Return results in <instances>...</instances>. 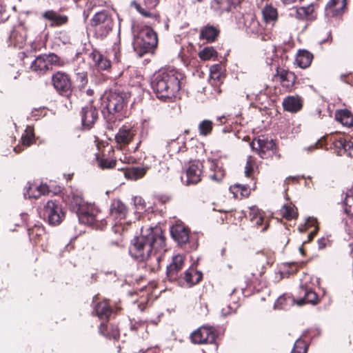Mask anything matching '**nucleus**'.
<instances>
[{
    "label": "nucleus",
    "instance_id": "1",
    "mask_svg": "<svg viewBox=\"0 0 353 353\" xmlns=\"http://www.w3.org/2000/svg\"><path fill=\"white\" fill-rule=\"evenodd\" d=\"M166 251L165 239L161 226L141 227V235L134 239L129 248L132 257L144 261L154 256L159 261Z\"/></svg>",
    "mask_w": 353,
    "mask_h": 353
},
{
    "label": "nucleus",
    "instance_id": "2",
    "mask_svg": "<svg viewBox=\"0 0 353 353\" xmlns=\"http://www.w3.org/2000/svg\"><path fill=\"white\" fill-rule=\"evenodd\" d=\"M128 97L127 92L119 90L105 92L101 96V112L108 122L121 121L125 117L123 111Z\"/></svg>",
    "mask_w": 353,
    "mask_h": 353
},
{
    "label": "nucleus",
    "instance_id": "3",
    "mask_svg": "<svg viewBox=\"0 0 353 353\" xmlns=\"http://www.w3.org/2000/svg\"><path fill=\"white\" fill-rule=\"evenodd\" d=\"M151 85L159 99L174 97L180 90L178 73L174 70H160L154 74Z\"/></svg>",
    "mask_w": 353,
    "mask_h": 353
},
{
    "label": "nucleus",
    "instance_id": "4",
    "mask_svg": "<svg viewBox=\"0 0 353 353\" xmlns=\"http://www.w3.org/2000/svg\"><path fill=\"white\" fill-rule=\"evenodd\" d=\"M90 24L99 37H105L112 31L114 25L112 12L103 10L97 12L90 20Z\"/></svg>",
    "mask_w": 353,
    "mask_h": 353
},
{
    "label": "nucleus",
    "instance_id": "5",
    "mask_svg": "<svg viewBox=\"0 0 353 353\" xmlns=\"http://www.w3.org/2000/svg\"><path fill=\"white\" fill-rule=\"evenodd\" d=\"M158 39L157 33L149 27L143 28L134 40L135 50L140 49L139 54L148 52L157 46Z\"/></svg>",
    "mask_w": 353,
    "mask_h": 353
},
{
    "label": "nucleus",
    "instance_id": "6",
    "mask_svg": "<svg viewBox=\"0 0 353 353\" xmlns=\"http://www.w3.org/2000/svg\"><path fill=\"white\" fill-rule=\"evenodd\" d=\"M68 201L74 206L77 207V214L79 219H93L97 216L99 210L93 205L85 203L79 193L71 192L68 195Z\"/></svg>",
    "mask_w": 353,
    "mask_h": 353
},
{
    "label": "nucleus",
    "instance_id": "7",
    "mask_svg": "<svg viewBox=\"0 0 353 353\" xmlns=\"http://www.w3.org/2000/svg\"><path fill=\"white\" fill-rule=\"evenodd\" d=\"M137 134V129L134 124L126 123L122 125L115 134L117 148L121 150L130 143Z\"/></svg>",
    "mask_w": 353,
    "mask_h": 353
},
{
    "label": "nucleus",
    "instance_id": "8",
    "mask_svg": "<svg viewBox=\"0 0 353 353\" xmlns=\"http://www.w3.org/2000/svg\"><path fill=\"white\" fill-rule=\"evenodd\" d=\"M59 58L54 54H43L37 57L31 64L33 71L45 73L52 70L53 65L59 64Z\"/></svg>",
    "mask_w": 353,
    "mask_h": 353
},
{
    "label": "nucleus",
    "instance_id": "9",
    "mask_svg": "<svg viewBox=\"0 0 353 353\" xmlns=\"http://www.w3.org/2000/svg\"><path fill=\"white\" fill-rule=\"evenodd\" d=\"M191 341L195 344L213 343L216 334L215 330L208 325H203L194 331L190 335Z\"/></svg>",
    "mask_w": 353,
    "mask_h": 353
},
{
    "label": "nucleus",
    "instance_id": "10",
    "mask_svg": "<svg viewBox=\"0 0 353 353\" xmlns=\"http://www.w3.org/2000/svg\"><path fill=\"white\" fill-rule=\"evenodd\" d=\"M55 90L61 95L69 97L72 92V83L69 76L61 72H57L52 77Z\"/></svg>",
    "mask_w": 353,
    "mask_h": 353
},
{
    "label": "nucleus",
    "instance_id": "11",
    "mask_svg": "<svg viewBox=\"0 0 353 353\" xmlns=\"http://www.w3.org/2000/svg\"><path fill=\"white\" fill-rule=\"evenodd\" d=\"M253 150H256L261 158H264L265 153L273 151L276 148V144L273 139H269L265 136L254 139L250 143Z\"/></svg>",
    "mask_w": 353,
    "mask_h": 353
},
{
    "label": "nucleus",
    "instance_id": "12",
    "mask_svg": "<svg viewBox=\"0 0 353 353\" xmlns=\"http://www.w3.org/2000/svg\"><path fill=\"white\" fill-rule=\"evenodd\" d=\"M43 219L48 221H62L65 219V213L61 206L52 201H48L43 210Z\"/></svg>",
    "mask_w": 353,
    "mask_h": 353
},
{
    "label": "nucleus",
    "instance_id": "13",
    "mask_svg": "<svg viewBox=\"0 0 353 353\" xmlns=\"http://www.w3.org/2000/svg\"><path fill=\"white\" fill-rule=\"evenodd\" d=\"M203 165L199 161H194L190 163L186 169L187 185L196 184L201 180Z\"/></svg>",
    "mask_w": 353,
    "mask_h": 353
},
{
    "label": "nucleus",
    "instance_id": "14",
    "mask_svg": "<svg viewBox=\"0 0 353 353\" xmlns=\"http://www.w3.org/2000/svg\"><path fill=\"white\" fill-rule=\"evenodd\" d=\"M184 263V256L177 254L172 257L171 263L167 267V276L170 281H176L179 278V273L182 270Z\"/></svg>",
    "mask_w": 353,
    "mask_h": 353
},
{
    "label": "nucleus",
    "instance_id": "15",
    "mask_svg": "<svg viewBox=\"0 0 353 353\" xmlns=\"http://www.w3.org/2000/svg\"><path fill=\"white\" fill-rule=\"evenodd\" d=\"M26 38L27 31L23 23H19L15 26L10 35L11 43L19 48H23Z\"/></svg>",
    "mask_w": 353,
    "mask_h": 353
},
{
    "label": "nucleus",
    "instance_id": "16",
    "mask_svg": "<svg viewBox=\"0 0 353 353\" xmlns=\"http://www.w3.org/2000/svg\"><path fill=\"white\" fill-rule=\"evenodd\" d=\"M299 294H303L304 295L303 298L299 299L296 301V305L299 306H301L306 303L316 305L319 301L316 292L305 285H301L300 286Z\"/></svg>",
    "mask_w": 353,
    "mask_h": 353
},
{
    "label": "nucleus",
    "instance_id": "17",
    "mask_svg": "<svg viewBox=\"0 0 353 353\" xmlns=\"http://www.w3.org/2000/svg\"><path fill=\"white\" fill-rule=\"evenodd\" d=\"M172 238L180 244L185 243L189 239V232L185 226L181 223L172 225L170 228Z\"/></svg>",
    "mask_w": 353,
    "mask_h": 353
},
{
    "label": "nucleus",
    "instance_id": "18",
    "mask_svg": "<svg viewBox=\"0 0 353 353\" xmlns=\"http://www.w3.org/2000/svg\"><path fill=\"white\" fill-rule=\"evenodd\" d=\"M290 15L299 19H305L312 21L316 18L314 8L312 5L307 7H300L294 8L290 12Z\"/></svg>",
    "mask_w": 353,
    "mask_h": 353
},
{
    "label": "nucleus",
    "instance_id": "19",
    "mask_svg": "<svg viewBox=\"0 0 353 353\" xmlns=\"http://www.w3.org/2000/svg\"><path fill=\"white\" fill-rule=\"evenodd\" d=\"M82 123L84 126L90 128L98 118V112L95 108L89 105L83 108L81 111Z\"/></svg>",
    "mask_w": 353,
    "mask_h": 353
},
{
    "label": "nucleus",
    "instance_id": "20",
    "mask_svg": "<svg viewBox=\"0 0 353 353\" xmlns=\"http://www.w3.org/2000/svg\"><path fill=\"white\" fill-rule=\"evenodd\" d=\"M276 76L279 79L283 87L291 89L296 81L295 74L283 68H277Z\"/></svg>",
    "mask_w": 353,
    "mask_h": 353
},
{
    "label": "nucleus",
    "instance_id": "21",
    "mask_svg": "<svg viewBox=\"0 0 353 353\" xmlns=\"http://www.w3.org/2000/svg\"><path fill=\"white\" fill-rule=\"evenodd\" d=\"M143 3L146 8H142L139 4L136 5V8L138 12L145 17L151 18L154 21H158L159 15L154 12H151L150 10L157 6L159 3V0H143Z\"/></svg>",
    "mask_w": 353,
    "mask_h": 353
},
{
    "label": "nucleus",
    "instance_id": "22",
    "mask_svg": "<svg viewBox=\"0 0 353 353\" xmlns=\"http://www.w3.org/2000/svg\"><path fill=\"white\" fill-rule=\"evenodd\" d=\"M335 119L343 126L350 128L353 126V114L347 109L337 110L334 114Z\"/></svg>",
    "mask_w": 353,
    "mask_h": 353
},
{
    "label": "nucleus",
    "instance_id": "23",
    "mask_svg": "<svg viewBox=\"0 0 353 353\" xmlns=\"http://www.w3.org/2000/svg\"><path fill=\"white\" fill-rule=\"evenodd\" d=\"M346 6V0H330L326 7L327 15L337 16L341 14Z\"/></svg>",
    "mask_w": 353,
    "mask_h": 353
},
{
    "label": "nucleus",
    "instance_id": "24",
    "mask_svg": "<svg viewBox=\"0 0 353 353\" xmlns=\"http://www.w3.org/2000/svg\"><path fill=\"white\" fill-rule=\"evenodd\" d=\"M302 101L300 97L290 96L283 101V106L285 110L290 112H296L302 108Z\"/></svg>",
    "mask_w": 353,
    "mask_h": 353
},
{
    "label": "nucleus",
    "instance_id": "25",
    "mask_svg": "<svg viewBox=\"0 0 353 353\" xmlns=\"http://www.w3.org/2000/svg\"><path fill=\"white\" fill-rule=\"evenodd\" d=\"M43 17L51 21V26H60L65 24L68 22V17L65 15H61L54 10H48L43 13Z\"/></svg>",
    "mask_w": 353,
    "mask_h": 353
},
{
    "label": "nucleus",
    "instance_id": "26",
    "mask_svg": "<svg viewBox=\"0 0 353 353\" xmlns=\"http://www.w3.org/2000/svg\"><path fill=\"white\" fill-rule=\"evenodd\" d=\"M219 30L213 26L207 25L200 31V39L205 40L208 43L214 41L219 34Z\"/></svg>",
    "mask_w": 353,
    "mask_h": 353
},
{
    "label": "nucleus",
    "instance_id": "27",
    "mask_svg": "<svg viewBox=\"0 0 353 353\" xmlns=\"http://www.w3.org/2000/svg\"><path fill=\"white\" fill-rule=\"evenodd\" d=\"M239 3V0H213L211 7L215 11L221 13L223 11H229L232 6Z\"/></svg>",
    "mask_w": 353,
    "mask_h": 353
},
{
    "label": "nucleus",
    "instance_id": "28",
    "mask_svg": "<svg viewBox=\"0 0 353 353\" xmlns=\"http://www.w3.org/2000/svg\"><path fill=\"white\" fill-rule=\"evenodd\" d=\"M110 214L114 219H123L125 218L126 208L120 200H114L110 206Z\"/></svg>",
    "mask_w": 353,
    "mask_h": 353
},
{
    "label": "nucleus",
    "instance_id": "29",
    "mask_svg": "<svg viewBox=\"0 0 353 353\" xmlns=\"http://www.w3.org/2000/svg\"><path fill=\"white\" fill-rule=\"evenodd\" d=\"M210 164V169L213 172L212 174H209V178L214 181L220 182L224 177L225 172L223 168L219 166L218 161L208 160Z\"/></svg>",
    "mask_w": 353,
    "mask_h": 353
},
{
    "label": "nucleus",
    "instance_id": "30",
    "mask_svg": "<svg viewBox=\"0 0 353 353\" xmlns=\"http://www.w3.org/2000/svg\"><path fill=\"white\" fill-rule=\"evenodd\" d=\"M312 59V54L305 50H299L296 57V62L301 68L309 67Z\"/></svg>",
    "mask_w": 353,
    "mask_h": 353
},
{
    "label": "nucleus",
    "instance_id": "31",
    "mask_svg": "<svg viewBox=\"0 0 353 353\" xmlns=\"http://www.w3.org/2000/svg\"><path fill=\"white\" fill-rule=\"evenodd\" d=\"M245 27L248 33L258 34L261 31L259 21L252 14H247L245 16Z\"/></svg>",
    "mask_w": 353,
    "mask_h": 353
},
{
    "label": "nucleus",
    "instance_id": "32",
    "mask_svg": "<svg viewBox=\"0 0 353 353\" xmlns=\"http://www.w3.org/2000/svg\"><path fill=\"white\" fill-rule=\"evenodd\" d=\"M294 298L288 294L279 296L274 303V308L278 310H288L292 305L296 304Z\"/></svg>",
    "mask_w": 353,
    "mask_h": 353
},
{
    "label": "nucleus",
    "instance_id": "33",
    "mask_svg": "<svg viewBox=\"0 0 353 353\" xmlns=\"http://www.w3.org/2000/svg\"><path fill=\"white\" fill-rule=\"evenodd\" d=\"M230 192L236 199H241L244 196H249L250 190L247 185L235 183L230 187Z\"/></svg>",
    "mask_w": 353,
    "mask_h": 353
},
{
    "label": "nucleus",
    "instance_id": "34",
    "mask_svg": "<svg viewBox=\"0 0 353 353\" xmlns=\"http://www.w3.org/2000/svg\"><path fill=\"white\" fill-rule=\"evenodd\" d=\"M148 169V167H132L125 170V176L131 180H137L143 177Z\"/></svg>",
    "mask_w": 353,
    "mask_h": 353
},
{
    "label": "nucleus",
    "instance_id": "35",
    "mask_svg": "<svg viewBox=\"0 0 353 353\" xmlns=\"http://www.w3.org/2000/svg\"><path fill=\"white\" fill-rule=\"evenodd\" d=\"M95 312L101 320H108L112 314V310L106 302H100L95 306Z\"/></svg>",
    "mask_w": 353,
    "mask_h": 353
},
{
    "label": "nucleus",
    "instance_id": "36",
    "mask_svg": "<svg viewBox=\"0 0 353 353\" xmlns=\"http://www.w3.org/2000/svg\"><path fill=\"white\" fill-rule=\"evenodd\" d=\"M95 65L101 70H106L110 66V62L99 52L92 54Z\"/></svg>",
    "mask_w": 353,
    "mask_h": 353
},
{
    "label": "nucleus",
    "instance_id": "37",
    "mask_svg": "<svg viewBox=\"0 0 353 353\" xmlns=\"http://www.w3.org/2000/svg\"><path fill=\"white\" fill-rule=\"evenodd\" d=\"M281 214L286 219H296L298 217L297 209L294 205H284L281 209Z\"/></svg>",
    "mask_w": 353,
    "mask_h": 353
},
{
    "label": "nucleus",
    "instance_id": "38",
    "mask_svg": "<svg viewBox=\"0 0 353 353\" xmlns=\"http://www.w3.org/2000/svg\"><path fill=\"white\" fill-rule=\"evenodd\" d=\"M345 212L350 216H353V188L346 193L344 200Z\"/></svg>",
    "mask_w": 353,
    "mask_h": 353
},
{
    "label": "nucleus",
    "instance_id": "39",
    "mask_svg": "<svg viewBox=\"0 0 353 353\" xmlns=\"http://www.w3.org/2000/svg\"><path fill=\"white\" fill-rule=\"evenodd\" d=\"M262 13L265 22H274L277 19V11L271 6H265L263 10Z\"/></svg>",
    "mask_w": 353,
    "mask_h": 353
},
{
    "label": "nucleus",
    "instance_id": "40",
    "mask_svg": "<svg viewBox=\"0 0 353 353\" xmlns=\"http://www.w3.org/2000/svg\"><path fill=\"white\" fill-rule=\"evenodd\" d=\"M201 274L196 272L194 270H188L184 272V280L188 284L193 285L201 279Z\"/></svg>",
    "mask_w": 353,
    "mask_h": 353
},
{
    "label": "nucleus",
    "instance_id": "41",
    "mask_svg": "<svg viewBox=\"0 0 353 353\" xmlns=\"http://www.w3.org/2000/svg\"><path fill=\"white\" fill-rule=\"evenodd\" d=\"M199 57L203 61L214 59L217 57V52L213 47H205L199 54Z\"/></svg>",
    "mask_w": 353,
    "mask_h": 353
},
{
    "label": "nucleus",
    "instance_id": "42",
    "mask_svg": "<svg viewBox=\"0 0 353 353\" xmlns=\"http://www.w3.org/2000/svg\"><path fill=\"white\" fill-rule=\"evenodd\" d=\"M48 187L46 184H41L39 186L30 187L28 192L29 197L38 198L42 194L48 192Z\"/></svg>",
    "mask_w": 353,
    "mask_h": 353
},
{
    "label": "nucleus",
    "instance_id": "43",
    "mask_svg": "<svg viewBox=\"0 0 353 353\" xmlns=\"http://www.w3.org/2000/svg\"><path fill=\"white\" fill-rule=\"evenodd\" d=\"M98 166L101 169H110L116 165V160L108 159L105 157H97Z\"/></svg>",
    "mask_w": 353,
    "mask_h": 353
},
{
    "label": "nucleus",
    "instance_id": "44",
    "mask_svg": "<svg viewBox=\"0 0 353 353\" xmlns=\"http://www.w3.org/2000/svg\"><path fill=\"white\" fill-rule=\"evenodd\" d=\"M212 130V122L210 120H204L199 125V133L201 135L206 136L209 134Z\"/></svg>",
    "mask_w": 353,
    "mask_h": 353
},
{
    "label": "nucleus",
    "instance_id": "45",
    "mask_svg": "<svg viewBox=\"0 0 353 353\" xmlns=\"http://www.w3.org/2000/svg\"><path fill=\"white\" fill-rule=\"evenodd\" d=\"M249 214L250 221L255 219L257 221H263L266 218L264 216V213L261 212L260 210L255 206H252L250 208Z\"/></svg>",
    "mask_w": 353,
    "mask_h": 353
},
{
    "label": "nucleus",
    "instance_id": "46",
    "mask_svg": "<svg viewBox=\"0 0 353 353\" xmlns=\"http://www.w3.org/2000/svg\"><path fill=\"white\" fill-rule=\"evenodd\" d=\"M307 350V345L306 343L299 338L296 341L291 353H306Z\"/></svg>",
    "mask_w": 353,
    "mask_h": 353
},
{
    "label": "nucleus",
    "instance_id": "47",
    "mask_svg": "<svg viewBox=\"0 0 353 353\" xmlns=\"http://www.w3.org/2000/svg\"><path fill=\"white\" fill-rule=\"evenodd\" d=\"M34 134L32 129L30 127H28L25 130V134L22 135L21 141L23 145L29 146L33 139Z\"/></svg>",
    "mask_w": 353,
    "mask_h": 353
},
{
    "label": "nucleus",
    "instance_id": "48",
    "mask_svg": "<svg viewBox=\"0 0 353 353\" xmlns=\"http://www.w3.org/2000/svg\"><path fill=\"white\" fill-rule=\"evenodd\" d=\"M210 78L214 80L221 81L222 72L221 66L218 64L213 65L210 67Z\"/></svg>",
    "mask_w": 353,
    "mask_h": 353
},
{
    "label": "nucleus",
    "instance_id": "49",
    "mask_svg": "<svg viewBox=\"0 0 353 353\" xmlns=\"http://www.w3.org/2000/svg\"><path fill=\"white\" fill-rule=\"evenodd\" d=\"M78 224L79 227H88L92 229H101L102 230L103 228V222H78Z\"/></svg>",
    "mask_w": 353,
    "mask_h": 353
},
{
    "label": "nucleus",
    "instance_id": "50",
    "mask_svg": "<svg viewBox=\"0 0 353 353\" xmlns=\"http://www.w3.org/2000/svg\"><path fill=\"white\" fill-rule=\"evenodd\" d=\"M347 142V141H343L342 139L337 140L334 142V146L339 155L345 154V148Z\"/></svg>",
    "mask_w": 353,
    "mask_h": 353
},
{
    "label": "nucleus",
    "instance_id": "51",
    "mask_svg": "<svg viewBox=\"0 0 353 353\" xmlns=\"http://www.w3.org/2000/svg\"><path fill=\"white\" fill-rule=\"evenodd\" d=\"M134 205L137 210H143L145 208L144 200L141 196H134L133 199Z\"/></svg>",
    "mask_w": 353,
    "mask_h": 353
},
{
    "label": "nucleus",
    "instance_id": "52",
    "mask_svg": "<svg viewBox=\"0 0 353 353\" xmlns=\"http://www.w3.org/2000/svg\"><path fill=\"white\" fill-rule=\"evenodd\" d=\"M125 224L122 222H115L114 224L112 226V230L115 234H121L125 228Z\"/></svg>",
    "mask_w": 353,
    "mask_h": 353
},
{
    "label": "nucleus",
    "instance_id": "53",
    "mask_svg": "<svg viewBox=\"0 0 353 353\" xmlns=\"http://www.w3.org/2000/svg\"><path fill=\"white\" fill-rule=\"evenodd\" d=\"M119 160L122 163L127 164L133 163L135 161V159L133 157L127 154H122V155L119 158Z\"/></svg>",
    "mask_w": 353,
    "mask_h": 353
},
{
    "label": "nucleus",
    "instance_id": "54",
    "mask_svg": "<svg viewBox=\"0 0 353 353\" xmlns=\"http://www.w3.org/2000/svg\"><path fill=\"white\" fill-rule=\"evenodd\" d=\"M345 154L348 157L353 158V139L347 141L345 148Z\"/></svg>",
    "mask_w": 353,
    "mask_h": 353
},
{
    "label": "nucleus",
    "instance_id": "55",
    "mask_svg": "<svg viewBox=\"0 0 353 353\" xmlns=\"http://www.w3.org/2000/svg\"><path fill=\"white\" fill-rule=\"evenodd\" d=\"M235 310H234L230 305H227L225 307L221 309V315L223 316H226L232 312H234Z\"/></svg>",
    "mask_w": 353,
    "mask_h": 353
},
{
    "label": "nucleus",
    "instance_id": "56",
    "mask_svg": "<svg viewBox=\"0 0 353 353\" xmlns=\"http://www.w3.org/2000/svg\"><path fill=\"white\" fill-rule=\"evenodd\" d=\"M253 171V168L250 161H247L246 166L245 168V174L247 177H250Z\"/></svg>",
    "mask_w": 353,
    "mask_h": 353
},
{
    "label": "nucleus",
    "instance_id": "57",
    "mask_svg": "<svg viewBox=\"0 0 353 353\" xmlns=\"http://www.w3.org/2000/svg\"><path fill=\"white\" fill-rule=\"evenodd\" d=\"M323 145L322 141H319L314 145H310V147L305 148L304 150L306 151H312L318 148H321Z\"/></svg>",
    "mask_w": 353,
    "mask_h": 353
},
{
    "label": "nucleus",
    "instance_id": "58",
    "mask_svg": "<svg viewBox=\"0 0 353 353\" xmlns=\"http://www.w3.org/2000/svg\"><path fill=\"white\" fill-rule=\"evenodd\" d=\"M327 239L325 238H321L318 240V248L319 250L323 249L326 247Z\"/></svg>",
    "mask_w": 353,
    "mask_h": 353
},
{
    "label": "nucleus",
    "instance_id": "59",
    "mask_svg": "<svg viewBox=\"0 0 353 353\" xmlns=\"http://www.w3.org/2000/svg\"><path fill=\"white\" fill-rule=\"evenodd\" d=\"M265 223V225L261 228V230H260V232H264L265 230H267V228H268L269 225L268 223V222H256L255 223V225L254 226L257 228H259V227L262 226L263 225V223Z\"/></svg>",
    "mask_w": 353,
    "mask_h": 353
},
{
    "label": "nucleus",
    "instance_id": "60",
    "mask_svg": "<svg viewBox=\"0 0 353 353\" xmlns=\"http://www.w3.org/2000/svg\"><path fill=\"white\" fill-rule=\"evenodd\" d=\"M9 18V14L7 12L3 11L2 12H0V21H6Z\"/></svg>",
    "mask_w": 353,
    "mask_h": 353
},
{
    "label": "nucleus",
    "instance_id": "61",
    "mask_svg": "<svg viewBox=\"0 0 353 353\" xmlns=\"http://www.w3.org/2000/svg\"><path fill=\"white\" fill-rule=\"evenodd\" d=\"M317 232V228H316L313 231L310 232L307 236V242H310V241L312 240V239L314 238V236L316 235ZM304 243H306V241H305Z\"/></svg>",
    "mask_w": 353,
    "mask_h": 353
},
{
    "label": "nucleus",
    "instance_id": "62",
    "mask_svg": "<svg viewBox=\"0 0 353 353\" xmlns=\"http://www.w3.org/2000/svg\"><path fill=\"white\" fill-rule=\"evenodd\" d=\"M48 223L51 226H57V225H59V223H60V222H52V221H50V222H48Z\"/></svg>",
    "mask_w": 353,
    "mask_h": 353
},
{
    "label": "nucleus",
    "instance_id": "63",
    "mask_svg": "<svg viewBox=\"0 0 353 353\" xmlns=\"http://www.w3.org/2000/svg\"><path fill=\"white\" fill-rule=\"evenodd\" d=\"M104 326H105V325H104L103 323H101V326H100V332H101V334H104V333H103V330H102V329H103V327Z\"/></svg>",
    "mask_w": 353,
    "mask_h": 353
},
{
    "label": "nucleus",
    "instance_id": "64",
    "mask_svg": "<svg viewBox=\"0 0 353 353\" xmlns=\"http://www.w3.org/2000/svg\"><path fill=\"white\" fill-rule=\"evenodd\" d=\"M174 141H175V140H174V139H172L170 142H168V145L169 147H171V146H172V145L174 143Z\"/></svg>",
    "mask_w": 353,
    "mask_h": 353
}]
</instances>
